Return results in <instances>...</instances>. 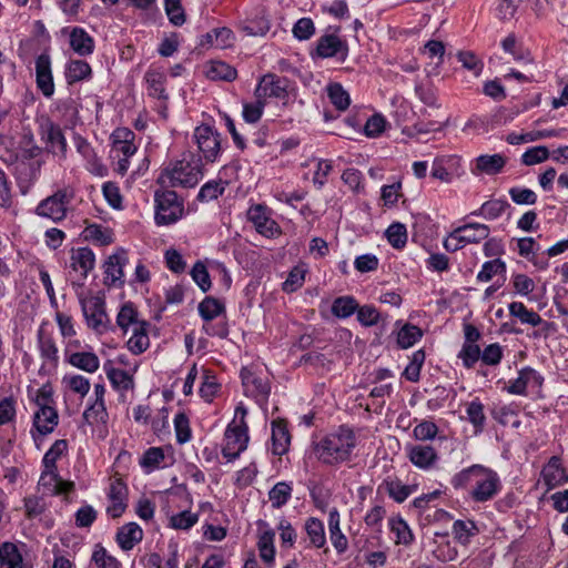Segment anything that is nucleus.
Here are the masks:
<instances>
[{
	"label": "nucleus",
	"instance_id": "obj_1",
	"mask_svg": "<svg viewBox=\"0 0 568 568\" xmlns=\"http://www.w3.org/2000/svg\"><path fill=\"white\" fill-rule=\"evenodd\" d=\"M203 163L192 152L182 154V159L170 162L158 178V183L170 187H194L203 176Z\"/></svg>",
	"mask_w": 568,
	"mask_h": 568
},
{
	"label": "nucleus",
	"instance_id": "obj_2",
	"mask_svg": "<svg viewBox=\"0 0 568 568\" xmlns=\"http://www.w3.org/2000/svg\"><path fill=\"white\" fill-rule=\"evenodd\" d=\"M356 446L354 432L347 426H341L335 433L328 434L314 447L317 459L327 465L343 463L351 457Z\"/></svg>",
	"mask_w": 568,
	"mask_h": 568
},
{
	"label": "nucleus",
	"instance_id": "obj_3",
	"mask_svg": "<svg viewBox=\"0 0 568 568\" xmlns=\"http://www.w3.org/2000/svg\"><path fill=\"white\" fill-rule=\"evenodd\" d=\"M74 199V190L65 186L57 190L52 195L43 199L36 207L37 215L51 220L54 223L65 219L69 205Z\"/></svg>",
	"mask_w": 568,
	"mask_h": 568
},
{
	"label": "nucleus",
	"instance_id": "obj_4",
	"mask_svg": "<svg viewBox=\"0 0 568 568\" xmlns=\"http://www.w3.org/2000/svg\"><path fill=\"white\" fill-rule=\"evenodd\" d=\"M155 223L158 225H170L180 220L183 215V202L178 194L171 190H158L154 193Z\"/></svg>",
	"mask_w": 568,
	"mask_h": 568
},
{
	"label": "nucleus",
	"instance_id": "obj_5",
	"mask_svg": "<svg viewBox=\"0 0 568 568\" xmlns=\"http://www.w3.org/2000/svg\"><path fill=\"white\" fill-rule=\"evenodd\" d=\"M87 325L98 334L113 329L111 321L105 312V302L98 296L80 300Z\"/></svg>",
	"mask_w": 568,
	"mask_h": 568
},
{
	"label": "nucleus",
	"instance_id": "obj_6",
	"mask_svg": "<svg viewBox=\"0 0 568 568\" xmlns=\"http://www.w3.org/2000/svg\"><path fill=\"white\" fill-rule=\"evenodd\" d=\"M248 443L247 425L245 420H233L225 429L222 455L232 462L243 453Z\"/></svg>",
	"mask_w": 568,
	"mask_h": 568
},
{
	"label": "nucleus",
	"instance_id": "obj_7",
	"mask_svg": "<svg viewBox=\"0 0 568 568\" xmlns=\"http://www.w3.org/2000/svg\"><path fill=\"white\" fill-rule=\"evenodd\" d=\"M500 489L501 481L498 474L481 465L470 491V497L476 503H486L495 498Z\"/></svg>",
	"mask_w": 568,
	"mask_h": 568
},
{
	"label": "nucleus",
	"instance_id": "obj_8",
	"mask_svg": "<svg viewBox=\"0 0 568 568\" xmlns=\"http://www.w3.org/2000/svg\"><path fill=\"white\" fill-rule=\"evenodd\" d=\"M241 379L245 395L253 397L258 405L267 403L271 386L266 376L255 373L250 367H243Z\"/></svg>",
	"mask_w": 568,
	"mask_h": 568
},
{
	"label": "nucleus",
	"instance_id": "obj_9",
	"mask_svg": "<svg viewBox=\"0 0 568 568\" xmlns=\"http://www.w3.org/2000/svg\"><path fill=\"white\" fill-rule=\"evenodd\" d=\"M193 139L203 158L214 162L221 151L220 134L210 125H200L194 130Z\"/></svg>",
	"mask_w": 568,
	"mask_h": 568
},
{
	"label": "nucleus",
	"instance_id": "obj_10",
	"mask_svg": "<svg viewBox=\"0 0 568 568\" xmlns=\"http://www.w3.org/2000/svg\"><path fill=\"white\" fill-rule=\"evenodd\" d=\"M287 85L288 80L286 78L266 73L260 79L254 97L263 100L266 98L285 99L287 97Z\"/></svg>",
	"mask_w": 568,
	"mask_h": 568
},
{
	"label": "nucleus",
	"instance_id": "obj_11",
	"mask_svg": "<svg viewBox=\"0 0 568 568\" xmlns=\"http://www.w3.org/2000/svg\"><path fill=\"white\" fill-rule=\"evenodd\" d=\"M128 263V253L119 248L110 255L104 263V284L106 286L121 287L124 285L123 267Z\"/></svg>",
	"mask_w": 568,
	"mask_h": 568
},
{
	"label": "nucleus",
	"instance_id": "obj_12",
	"mask_svg": "<svg viewBox=\"0 0 568 568\" xmlns=\"http://www.w3.org/2000/svg\"><path fill=\"white\" fill-rule=\"evenodd\" d=\"M38 485L43 494L51 496L68 495L75 487L73 481L62 479L58 474V469L47 468H43Z\"/></svg>",
	"mask_w": 568,
	"mask_h": 568
},
{
	"label": "nucleus",
	"instance_id": "obj_13",
	"mask_svg": "<svg viewBox=\"0 0 568 568\" xmlns=\"http://www.w3.org/2000/svg\"><path fill=\"white\" fill-rule=\"evenodd\" d=\"M36 81L44 97L50 98L54 93L51 59L48 53L40 54L36 60Z\"/></svg>",
	"mask_w": 568,
	"mask_h": 568
},
{
	"label": "nucleus",
	"instance_id": "obj_14",
	"mask_svg": "<svg viewBox=\"0 0 568 568\" xmlns=\"http://www.w3.org/2000/svg\"><path fill=\"white\" fill-rule=\"evenodd\" d=\"M41 130L50 151L53 154L65 159L68 144L60 125L47 120L41 125Z\"/></svg>",
	"mask_w": 568,
	"mask_h": 568
},
{
	"label": "nucleus",
	"instance_id": "obj_15",
	"mask_svg": "<svg viewBox=\"0 0 568 568\" xmlns=\"http://www.w3.org/2000/svg\"><path fill=\"white\" fill-rule=\"evenodd\" d=\"M247 219L253 223L255 230L266 237L280 234L277 223L266 214V209L260 204L250 207Z\"/></svg>",
	"mask_w": 568,
	"mask_h": 568
},
{
	"label": "nucleus",
	"instance_id": "obj_16",
	"mask_svg": "<svg viewBox=\"0 0 568 568\" xmlns=\"http://www.w3.org/2000/svg\"><path fill=\"white\" fill-rule=\"evenodd\" d=\"M128 487L121 480L111 483L109 490L110 505L106 507V514L112 518L120 517L126 508Z\"/></svg>",
	"mask_w": 568,
	"mask_h": 568
},
{
	"label": "nucleus",
	"instance_id": "obj_17",
	"mask_svg": "<svg viewBox=\"0 0 568 568\" xmlns=\"http://www.w3.org/2000/svg\"><path fill=\"white\" fill-rule=\"evenodd\" d=\"M347 44L335 34H325L317 40L316 53L321 58L341 55V60L347 57Z\"/></svg>",
	"mask_w": 568,
	"mask_h": 568
},
{
	"label": "nucleus",
	"instance_id": "obj_18",
	"mask_svg": "<svg viewBox=\"0 0 568 568\" xmlns=\"http://www.w3.org/2000/svg\"><path fill=\"white\" fill-rule=\"evenodd\" d=\"M542 376L531 367L519 371L518 377L509 382L507 392L514 395H525L528 386H541Z\"/></svg>",
	"mask_w": 568,
	"mask_h": 568
},
{
	"label": "nucleus",
	"instance_id": "obj_19",
	"mask_svg": "<svg viewBox=\"0 0 568 568\" xmlns=\"http://www.w3.org/2000/svg\"><path fill=\"white\" fill-rule=\"evenodd\" d=\"M71 268L74 272H79V281H84L88 274L93 270L95 264V256L91 248L79 247L71 252Z\"/></svg>",
	"mask_w": 568,
	"mask_h": 568
},
{
	"label": "nucleus",
	"instance_id": "obj_20",
	"mask_svg": "<svg viewBox=\"0 0 568 568\" xmlns=\"http://www.w3.org/2000/svg\"><path fill=\"white\" fill-rule=\"evenodd\" d=\"M59 415L54 406L40 407L33 414V428L39 435L51 434L57 427Z\"/></svg>",
	"mask_w": 568,
	"mask_h": 568
},
{
	"label": "nucleus",
	"instance_id": "obj_21",
	"mask_svg": "<svg viewBox=\"0 0 568 568\" xmlns=\"http://www.w3.org/2000/svg\"><path fill=\"white\" fill-rule=\"evenodd\" d=\"M408 458L413 465L420 469H429L437 462L436 450L428 445H414L408 449Z\"/></svg>",
	"mask_w": 568,
	"mask_h": 568
},
{
	"label": "nucleus",
	"instance_id": "obj_22",
	"mask_svg": "<svg viewBox=\"0 0 568 568\" xmlns=\"http://www.w3.org/2000/svg\"><path fill=\"white\" fill-rule=\"evenodd\" d=\"M291 444V435L283 419L272 422V453L282 456L287 453Z\"/></svg>",
	"mask_w": 568,
	"mask_h": 568
},
{
	"label": "nucleus",
	"instance_id": "obj_23",
	"mask_svg": "<svg viewBox=\"0 0 568 568\" xmlns=\"http://www.w3.org/2000/svg\"><path fill=\"white\" fill-rule=\"evenodd\" d=\"M143 538V530L136 523H129L118 529L115 540L124 551L131 550Z\"/></svg>",
	"mask_w": 568,
	"mask_h": 568
},
{
	"label": "nucleus",
	"instance_id": "obj_24",
	"mask_svg": "<svg viewBox=\"0 0 568 568\" xmlns=\"http://www.w3.org/2000/svg\"><path fill=\"white\" fill-rule=\"evenodd\" d=\"M566 131H567L566 129L561 128L558 130L545 129V130H538V131H532V132H527V133H521V134H517V133L513 132L507 135L506 141L511 145H519L523 143L534 142V141H538V140L547 139V138H559V136H562L566 133Z\"/></svg>",
	"mask_w": 568,
	"mask_h": 568
},
{
	"label": "nucleus",
	"instance_id": "obj_25",
	"mask_svg": "<svg viewBox=\"0 0 568 568\" xmlns=\"http://www.w3.org/2000/svg\"><path fill=\"white\" fill-rule=\"evenodd\" d=\"M149 326L150 324L146 321L135 324V328L132 329V336L126 343L128 348L132 354L140 355L148 349L150 345L148 334Z\"/></svg>",
	"mask_w": 568,
	"mask_h": 568
},
{
	"label": "nucleus",
	"instance_id": "obj_26",
	"mask_svg": "<svg viewBox=\"0 0 568 568\" xmlns=\"http://www.w3.org/2000/svg\"><path fill=\"white\" fill-rule=\"evenodd\" d=\"M271 28L270 19L264 10H260L253 18L242 22L241 30L250 37H263Z\"/></svg>",
	"mask_w": 568,
	"mask_h": 568
},
{
	"label": "nucleus",
	"instance_id": "obj_27",
	"mask_svg": "<svg viewBox=\"0 0 568 568\" xmlns=\"http://www.w3.org/2000/svg\"><path fill=\"white\" fill-rule=\"evenodd\" d=\"M67 361L73 367L87 373H95L100 367V361L93 352H73L67 357Z\"/></svg>",
	"mask_w": 568,
	"mask_h": 568
},
{
	"label": "nucleus",
	"instance_id": "obj_28",
	"mask_svg": "<svg viewBox=\"0 0 568 568\" xmlns=\"http://www.w3.org/2000/svg\"><path fill=\"white\" fill-rule=\"evenodd\" d=\"M70 45L79 55H89L93 52L94 41L82 28L75 27L70 34Z\"/></svg>",
	"mask_w": 568,
	"mask_h": 568
},
{
	"label": "nucleus",
	"instance_id": "obj_29",
	"mask_svg": "<svg viewBox=\"0 0 568 568\" xmlns=\"http://www.w3.org/2000/svg\"><path fill=\"white\" fill-rule=\"evenodd\" d=\"M507 159L503 154H481L476 159V169L487 175H495L503 171Z\"/></svg>",
	"mask_w": 568,
	"mask_h": 568
},
{
	"label": "nucleus",
	"instance_id": "obj_30",
	"mask_svg": "<svg viewBox=\"0 0 568 568\" xmlns=\"http://www.w3.org/2000/svg\"><path fill=\"white\" fill-rule=\"evenodd\" d=\"M38 347L42 359L55 367L59 362L58 347L50 335H47L42 328L38 331Z\"/></svg>",
	"mask_w": 568,
	"mask_h": 568
},
{
	"label": "nucleus",
	"instance_id": "obj_31",
	"mask_svg": "<svg viewBox=\"0 0 568 568\" xmlns=\"http://www.w3.org/2000/svg\"><path fill=\"white\" fill-rule=\"evenodd\" d=\"M542 477L545 480V484L554 488L556 486H559L564 484L567 480V477L565 475V469L561 466L560 458L557 456H552L546 467L542 470Z\"/></svg>",
	"mask_w": 568,
	"mask_h": 568
},
{
	"label": "nucleus",
	"instance_id": "obj_32",
	"mask_svg": "<svg viewBox=\"0 0 568 568\" xmlns=\"http://www.w3.org/2000/svg\"><path fill=\"white\" fill-rule=\"evenodd\" d=\"M145 82L148 84V92L150 97L166 100L168 93L165 92L164 83L166 77L163 72L150 68L144 75Z\"/></svg>",
	"mask_w": 568,
	"mask_h": 568
},
{
	"label": "nucleus",
	"instance_id": "obj_33",
	"mask_svg": "<svg viewBox=\"0 0 568 568\" xmlns=\"http://www.w3.org/2000/svg\"><path fill=\"white\" fill-rule=\"evenodd\" d=\"M508 207L509 203L506 200L494 199L484 202L478 210L473 211L469 215L481 216L485 220L493 221L500 217Z\"/></svg>",
	"mask_w": 568,
	"mask_h": 568
},
{
	"label": "nucleus",
	"instance_id": "obj_34",
	"mask_svg": "<svg viewBox=\"0 0 568 568\" xmlns=\"http://www.w3.org/2000/svg\"><path fill=\"white\" fill-rule=\"evenodd\" d=\"M0 568H23V558L16 544L6 541L0 546Z\"/></svg>",
	"mask_w": 568,
	"mask_h": 568
},
{
	"label": "nucleus",
	"instance_id": "obj_35",
	"mask_svg": "<svg viewBox=\"0 0 568 568\" xmlns=\"http://www.w3.org/2000/svg\"><path fill=\"white\" fill-rule=\"evenodd\" d=\"M508 311L511 316L518 318L523 324H528L535 327L544 322L537 312L528 310L521 302H511L508 305Z\"/></svg>",
	"mask_w": 568,
	"mask_h": 568
},
{
	"label": "nucleus",
	"instance_id": "obj_36",
	"mask_svg": "<svg viewBox=\"0 0 568 568\" xmlns=\"http://www.w3.org/2000/svg\"><path fill=\"white\" fill-rule=\"evenodd\" d=\"M459 232L464 235L466 245L477 244L488 239L490 234V227L481 223H466L459 226Z\"/></svg>",
	"mask_w": 568,
	"mask_h": 568
},
{
	"label": "nucleus",
	"instance_id": "obj_37",
	"mask_svg": "<svg viewBox=\"0 0 568 568\" xmlns=\"http://www.w3.org/2000/svg\"><path fill=\"white\" fill-rule=\"evenodd\" d=\"M479 532L478 527L473 520H456L453 524V534L455 539L466 546L470 539Z\"/></svg>",
	"mask_w": 568,
	"mask_h": 568
},
{
	"label": "nucleus",
	"instance_id": "obj_38",
	"mask_svg": "<svg viewBox=\"0 0 568 568\" xmlns=\"http://www.w3.org/2000/svg\"><path fill=\"white\" fill-rule=\"evenodd\" d=\"M236 75V70L223 61L211 62L209 69L206 70V77L213 81L222 80L230 82L235 80Z\"/></svg>",
	"mask_w": 568,
	"mask_h": 568
},
{
	"label": "nucleus",
	"instance_id": "obj_39",
	"mask_svg": "<svg viewBox=\"0 0 568 568\" xmlns=\"http://www.w3.org/2000/svg\"><path fill=\"white\" fill-rule=\"evenodd\" d=\"M82 418L90 426L105 425L109 419L105 403H92L84 409Z\"/></svg>",
	"mask_w": 568,
	"mask_h": 568
},
{
	"label": "nucleus",
	"instance_id": "obj_40",
	"mask_svg": "<svg viewBox=\"0 0 568 568\" xmlns=\"http://www.w3.org/2000/svg\"><path fill=\"white\" fill-rule=\"evenodd\" d=\"M327 97L331 103L338 110L345 111L351 104V98L348 92L343 88L341 83H331L326 88Z\"/></svg>",
	"mask_w": 568,
	"mask_h": 568
},
{
	"label": "nucleus",
	"instance_id": "obj_41",
	"mask_svg": "<svg viewBox=\"0 0 568 568\" xmlns=\"http://www.w3.org/2000/svg\"><path fill=\"white\" fill-rule=\"evenodd\" d=\"M423 337V331L413 324H405L397 333V345L402 349L412 347Z\"/></svg>",
	"mask_w": 568,
	"mask_h": 568
},
{
	"label": "nucleus",
	"instance_id": "obj_42",
	"mask_svg": "<svg viewBox=\"0 0 568 568\" xmlns=\"http://www.w3.org/2000/svg\"><path fill=\"white\" fill-rule=\"evenodd\" d=\"M275 532L272 529L263 531L258 538L257 547L261 559L266 564H272L275 557L274 547Z\"/></svg>",
	"mask_w": 568,
	"mask_h": 568
},
{
	"label": "nucleus",
	"instance_id": "obj_43",
	"mask_svg": "<svg viewBox=\"0 0 568 568\" xmlns=\"http://www.w3.org/2000/svg\"><path fill=\"white\" fill-rule=\"evenodd\" d=\"M389 528L390 531L396 536L397 544L408 546L413 542V532L407 523L402 517L398 516L390 518Z\"/></svg>",
	"mask_w": 568,
	"mask_h": 568
},
{
	"label": "nucleus",
	"instance_id": "obj_44",
	"mask_svg": "<svg viewBox=\"0 0 568 568\" xmlns=\"http://www.w3.org/2000/svg\"><path fill=\"white\" fill-rule=\"evenodd\" d=\"M305 530L313 547L322 548L325 542V531L323 523L314 517H311L305 523Z\"/></svg>",
	"mask_w": 568,
	"mask_h": 568
},
{
	"label": "nucleus",
	"instance_id": "obj_45",
	"mask_svg": "<svg viewBox=\"0 0 568 568\" xmlns=\"http://www.w3.org/2000/svg\"><path fill=\"white\" fill-rule=\"evenodd\" d=\"M358 307L356 300L353 296H339L334 300L332 304V313L338 318H346L353 315Z\"/></svg>",
	"mask_w": 568,
	"mask_h": 568
},
{
	"label": "nucleus",
	"instance_id": "obj_46",
	"mask_svg": "<svg viewBox=\"0 0 568 568\" xmlns=\"http://www.w3.org/2000/svg\"><path fill=\"white\" fill-rule=\"evenodd\" d=\"M142 321L138 320V312L132 303H125L118 313L116 326L120 327L124 333L128 332L129 327L135 328V324H140Z\"/></svg>",
	"mask_w": 568,
	"mask_h": 568
},
{
	"label": "nucleus",
	"instance_id": "obj_47",
	"mask_svg": "<svg viewBox=\"0 0 568 568\" xmlns=\"http://www.w3.org/2000/svg\"><path fill=\"white\" fill-rule=\"evenodd\" d=\"M292 486L286 481H278L268 491V498L273 508L283 507L292 496Z\"/></svg>",
	"mask_w": 568,
	"mask_h": 568
},
{
	"label": "nucleus",
	"instance_id": "obj_48",
	"mask_svg": "<svg viewBox=\"0 0 568 568\" xmlns=\"http://www.w3.org/2000/svg\"><path fill=\"white\" fill-rule=\"evenodd\" d=\"M388 243L396 250H402L407 243V229L403 223H392L386 232Z\"/></svg>",
	"mask_w": 568,
	"mask_h": 568
},
{
	"label": "nucleus",
	"instance_id": "obj_49",
	"mask_svg": "<svg viewBox=\"0 0 568 568\" xmlns=\"http://www.w3.org/2000/svg\"><path fill=\"white\" fill-rule=\"evenodd\" d=\"M383 486L388 496L397 503L405 501L413 493L412 487L404 485L399 479H386Z\"/></svg>",
	"mask_w": 568,
	"mask_h": 568
},
{
	"label": "nucleus",
	"instance_id": "obj_50",
	"mask_svg": "<svg viewBox=\"0 0 568 568\" xmlns=\"http://www.w3.org/2000/svg\"><path fill=\"white\" fill-rule=\"evenodd\" d=\"M91 560L95 564L97 568H121V562L101 545L94 546Z\"/></svg>",
	"mask_w": 568,
	"mask_h": 568
},
{
	"label": "nucleus",
	"instance_id": "obj_51",
	"mask_svg": "<svg viewBox=\"0 0 568 568\" xmlns=\"http://www.w3.org/2000/svg\"><path fill=\"white\" fill-rule=\"evenodd\" d=\"M467 418L469 423L474 426L475 432L479 433L484 429L486 416L484 413V405L479 402V399H474L467 404L466 408Z\"/></svg>",
	"mask_w": 568,
	"mask_h": 568
},
{
	"label": "nucleus",
	"instance_id": "obj_52",
	"mask_svg": "<svg viewBox=\"0 0 568 568\" xmlns=\"http://www.w3.org/2000/svg\"><path fill=\"white\" fill-rule=\"evenodd\" d=\"M67 449L68 442L65 439H57L43 456V468L58 469L57 460L67 452Z\"/></svg>",
	"mask_w": 568,
	"mask_h": 568
},
{
	"label": "nucleus",
	"instance_id": "obj_53",
	"mask_svg": "<svg viewBox=\"0 0 568 568\" xmlns=\"http://www.w3.org/2000/svg\"><path fill=\"white\" fill-rule=\"evenodd\" d=\"M67 79L69 83L82 81L91 75V67L82 60H72L67 68Z\"/></svg>",
	"mask_w": 568,
	"mask_h": 568
},
{
	"label": "nucleus",
	"instance_id": "obj_54",
	"mask_svg": "<svg viewBox=\"0 0 568 568\" xmlns=\"http://www.w3.org/2000/svg\"><path fill=\"white\" fill-rule=\"evenodd\" d=\"M106 376L114 388L121 390H129L134 387V381L130 373L120 368H110L106 371Z\"/></svg>",
	"mask_w": 568,
	"mask_h": 568
},
{
	"label": "nucleus",
	"instance_id": "obj_55",
	"mask_svg": "<svg viewBox=\"0 0 568 568\" xmlns=\"http://www.w3.org/2000/svg\"><path fill=\"white\" fill-rule=\"evenodd\" d=\"M224 312V305L219 300L207 296L199 304V313L204 321H212Z\"/></svg>",
	"mask_w": 568,
	"mask_h": 568
},
{
	"label": "nucleus",
	"instance_id": "obj_56",
	"mask_svg": "<svg viewBox=\"0 0 568 568\" xmlns=\"http://www.w3.org/2000/svg\"><path fill=\"white\" fill-rule=\"evenodd\" d=\"M224 191L225 183L223 181L212 180L202 185L197 194V200L201 202L216 200L220 195L224 193Z\"/></svg>",
	"mask_w": 568,
	"mask_h": 568
},
{
	"label": "nucleus",
	"instance_id": "obj_57",
	"mask_svg": "<svg viewBox=\"0 0 568 568\" xmlns=\"http://www.w3.org/2000/svg\"><path fill=\"white\" fill-rule=\"evenodd\" d=\"M425 362V352L418 349L413 353L409 364L404 369L403 375L409 382H418L420 376V369Z\"/></svg>",
	"mask_w": 568,
	"mask_h": 568
},
{
	"label": "nucleus",
	"instance_id": "obj_58",
	"mask_svg": "<svg viewBox=\"0 0 568 568\" xmlns=\"http://www.w3.org/2000/svg\"><path fill=\"white\" fill-rule=\"evenodd\" d=\"M506 273V263L500 258L487 261L483 264L481 270L477 274L479 282H488L497 274Z\"/></svg>",
	"mask_w": 568,
	"mask_h": 568
},
{
	"label": "nucleus",
	"instance_id": "obj_59",
	"mask_svg": "<svg viewBox=\"0 0 568 568\" xmlns=\"http://www.w3.org/2000/svg\"><path fill=\"white\" fill-rule=\"evenodd\" d=\"M63 384L75 394L84 397L90 390V381L79 374L67 375L62 379Z\"/></svg>",
	"mask_w": 568,
	"mask_h": 568
},
{
	"label": "nucleus",
	"instance_id": "obj_60",
	"mask_svg": "<svg viewBox=\"0 0 568 568\" xmlns=\"http://www.w3.org/2000/svg\"><path fill=\"white\" fill-rule=\"evenodd\" d=\"M481 465H471L459 473L455 474L452 478V485L454 488H463L469 483H475L476 476H478Z\"/></svg>",
	"mask_w": 568,
	"mask_h": 568
},
{
	"label": "nucleus",
	"instance_id": "obj_61",
	"mask_svg": "<svg viewBox=\"0 0 568 568\" xmlns=\"http://www.w3.org/2000/svg\"><path fill=\"white\" fill-rule=\"evenodd\" d=\"M550 158V152L547 146L545 145H538L528 149L523 155H521V162L527 165H535L541 162H545Z\"/></svg>",
	"mask_w": 568,
	"mask_h": 568
},
{
	"label": "nucleus",
	"instance_id": "obj_62",
	"mask_svg": "<svg viewBox=\"0 0 568 568\" xmlns=\"http://www.w3.org/2000/svg\"><path fill=\"white\" fill-rule=\"evenodd\" d=\"M265 100L262 98H255L254 102L251 103H244L243 104V119L247 123H256L262 114L263 110L265 108Z\"/></svg>",
	"mask_w": 568,
	"mask_h": 568
},
{
	"label": "nucleus",
	"instance_id": "obj_63",
	"mask_svg": "<svg viewBox=\"0 0 568 568\" xmlns=\"http://www.w3.org/2000/svg\"><path fill=\"white\" fill-rule=\"evenodd\" d=\"M199 520L197 514L183 510L170 518V526L174 529L186 530L193 527Z\"/></svg>",
	"mask_w": 568,
	"mask_h": 568
},
{
	"label": "nucleus",
	"instance_id": "obj_64",
	"mask_svg": "<svg viewBox=\"0 0 568 568\" xmlns=\"http://www.w3.org/2000/svg\"><path fill=\"white\" fill-rule=\"evenodd\" d=\"M165 13L171 23L182 26L185 22V13L180 0H165Z\"/></svg>",
	"mask_w": 568,
	"mask_h": 568
}]
</instances>
